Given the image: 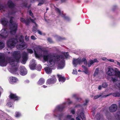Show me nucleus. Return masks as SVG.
Masks as SVG:
<instances>
[{
	"label": "nucleus",
	"mask_w": 120,
	"mask_h": 120,
	"mask_svg": "<svg viewBox=\"0 0 120 120\" xmlns=\"http://www.w3.org/2000/svg\"><path fill=\"white\" fill-rule=\"evenodd\" d=\"M18 35H16L15 38H11L7 42V45L8 48H13L15 46L16 43L18 42Z\"/></svg>",
	"instance_id": "obj_1"
},
{
	"label": "nucleus",
	"mask_w": 120,
	"mask_h": 120,
	"mask_svg": "<svg viewBox=\"0 0 120 120\" xmlns=\"http://www.w3.org/2000/svg\"><path fill=\"white\" fill-rule=\"evenodd\" d=\"M14 18L13 17L11 16L9 20V22L12 24V26L11 27V31L10 32V33L13 35L15 34L16 33L18 27V24L16 22H13V19Z\"/></svg>",
	"instance_id": "obj_2"
},
{
	"label": "nucleus",
	"mask_w": 120,
	"mask_h": 120,
	"mask_svg": "<svg viewBox=\"0 0 120 120\" xmlns=\"http://www.w3.org/2000/svg\"><path fill=\"white\" fill-rule=\"evenodd\" d=\"M54 55H52L51 54H48L47 55H44L43 56L44 60L45 61H47L49 60V62L50 63V67H52L54 65Z\"/></svg>",
	"instance_id": "obj_3"
},
{
	"label": "nucleus",
	"mask_w": 120,
	"mask_h": 120,
	"mask_svg": "<svg viewBox=\"0 0 120 120\" xmlns=\"http://www.w3.org/2000/svg\"><path fill=\"white\" fill-rule=\"evenodd\" d=\"M21 54L19 51H14L12 54L13 58H15L16 60L17 63H19L20 62V59L21 56Z\"/></svg>",
	"instance_id": "obj_4"
},
{
	"label": "nucleus",
	"mask_w": 120,
	"mask_h": 120,
	"mask_svg": "<svg viewBox=\"0 0 120 120\" xmlns=\"http://www.w3.org/2000/svg\"><path fill=\"white\" fill-rule=\"evenodd\" d=\"M7 64V61L5 59L4 55L0 53V65L2 67L5 66Z\"/></svg>",
	"instance_id": "obj_5"
},
{
	"label": "nucleus",
	"mask_w": 120,
	"mask_h": 120,
	"mask_svg": "<svg viewBox=\"0 0 120 120\" xmlns=\"http://www.w3.org/2000/svg\"><path fill=\"white\" fill-rule=\"evenodd\" d=\"M7 5L8 8H10L11 11L9 12V14L12 15L15 13V12L13 10V9L14 8L15 6V4L11 0H9L8 1Z\"/></svg>",
	"instance_id": "obj_6"
},
{
	"label": "nucleus",
	"mask_w": 120,
	"mask_h": 120,
	"mask_svg": "<svg viewBox=\"0 0 120 120\" xmlns=\"http://www.w3.org/2000/svg\"><path fill=\"white\" fill-rule=\"evenodd\" d=\"M56 79L55 76H52L51 77L48 79L46 82L47 84H53L55 83L56 81Z\"/></svg>",
	"instance_id": "obj_7"
},
{
	"label": "nucleus",
	"mask_w": 120,
	"mask_h": 120,
	"mask_svg": "<svg viewBox=\"0 0 120 120\" xmlns=\"http://www.w3.org/2000/svg\"><path fill=\"white\" fill-rule=\"evenodd\" d=\"M9 98L13 99L15 101H18L20 99V97L18 96L16 94H13L11 93L9 96Z\"/></svg>",
	"instance_id": "obj_8"
},
{
	"label": "nucleus",
	"mask_w": 120,
	"mask_h": 120,
	"mask_svg": "<svg viewBox=\"0 0 120 120\" xmlns=\"http://www.w3.org/2000/svg\"><path fill=\"white\" fill-rule=\"evenodd\" d=\"M8 60L12 67H15L17 65L18 63L15 58L12 59L11 57H9L8 58Z\"/></svg>",
	"instance_id": "obj_9"
},
{
	"label": "nucleus",
	"mask_w": 120,
	"mask_h": 120,
	"mask_svg": "<svg viewBox=\"0 0 120 120\" xmlns=\"http://www.w3.org/2000/svg\"><path fill=\"white\" fill-rule=\"evenodd\" d=\"M108 71L107 72V74L109 76L107 77L108 79H109V77L110 76H113V75L115 70L113 68L110 67H109L108 68Z\"/></svg>",
	"instance_id": "obj_10"
},
{
	"label": "nucleus",
	"mask_w": 120,
	"mask_h": 120,
	"mask_svg": "<svg viewBox=\"0 0 120 120\" xmlns=\"http://www.w3.org/2000/svg\"><path fill=\"white\" fill-rule=\"evenodd\" d=\"M1 31L3 32L0 34V38H5L7 37L8 35V33L5 29L2 30Z\"/></svg>",
	"instance_id": "obj_11"
},
{
	"label": "nucleus",
	"mask_w": 120,
	"mask_h": 120,
	"mask_svg": "<svg viewBox=\"0 0 120 120\" xmlns=\"http://www.w3.org/2000/svg\"><path fill=\"white\" fill-rule=\"evenodd\" d=\"M54 57V64L56 62L59 61L61 59H63L64 58V56L62 55H56L53 56Z\"/></svg>",
	"instance_id": "obj_12"
},
{
	"label": "nucleus",
	"mask_w": 120,
	"mask_h": 120,
	"mask_svg": "<svg viewBox=\"0 0 120 120\" xmlns=\"http://www.w3.org/2000/svg\"><path fill=\"white\" fill-rule=\"evenodd\" d=\"M28 54L25 52H24L22 54V63L23 64H25L28 60Z\"/></svg>",
	"instance_id": "obj_13"
},
{
	"label": "nucleus",
	"mask_w": 120,
	"mask_h": 120,
	"mask_svg": "<svg viewBox=\"0 0 120 120\" xmlns=\"http://www.w3.org/2000/svg\"><path fill=\"white\" fill-rule=\"evenodd\" d=\"M20 74L23 76L26 75L27 73V71L24 67H22L20 68Z\"/></svg>",
	"instance_id": "obj_14"
},
{
	"label": "nucleus",
	"mask_w": 120,
	"mask_h": 120,
	"mask_svg": "<svg viewBox=\"0 0 120 120\" xmlns=\"http://www.w3.org/2000/svg\"><path fill=\"white\" fill-rule=\"evenodd\" d=\"M117 106L116 104H112L109 108V110L112 112H114L117 110Z\"/></svg>",
	"instance_id": "obj_15"
},
{
	"label": "nucleus",
	"mask_w": 120,
	"mask_h": 120,
	"mask_svg": "<svg viewBox=\"0 0 120 120\" xmlns=\"http://www.w3.org/2000/svg\"><path fill=\"white\" fill-rule=\"evenodd\" d=\"M72 63L75 67H76L77 65L81 64V59L79 58L74 59L72 61Z\"/></svg>",
	"instance_id": "obj_16"
},
{
	"label": "nucleus",
	"mask_w": 120,
	"mask_h": 120,
	"mask_svg": "<svg viewBox=\"0 0 120 120\" xmlns=\"http://www.w3.org/2000/svg\"><path fill=\"white\" fill-rule=\"evenodd\" d=\"M36 66V62L35 60H33L30 63L29 66L30 69L32 70H34Z\"/></svg>",
	"instance_id": "obj_17"
},
{
	"label": "nucleus",
	"mask_w": 120,
	"mask_h": 120,
	"mask_svg": "<svg viewBox=\"0 0 120 120\" xmlns=\"http://www.w3.org/2000/svg\"><path fill=\"white\" fill-rule=\"evenodd\" d=\"M99 61L96 59H94L93 60H90L88 62V67H90L91 65L95 63H98Z\"/></svg>",
	"instance_id": "obj_18"
},
{
	"label": "nucleus",
	"mask_w": 120,
	"mask_h": 120,
	"mask_svg": "<svg viewBox=\"0 0 120 120\" xmlns=\"http://www.w3.org/2000/svg\"><path fill=\"white\" fill-rule=\"evenodd\" d=\"M65 103H64L63 104L57 106L56 107L57 109L59 111L62 112L65 108Z\"/></svg>",
	"instance_id": "obj_19"
},
{
	"label": "nucleus",
	"mask_w": 120,
	"mask_h": 120,
	"mask_svg": "<svg viewBox=\"0 0 120 120\" xmlns=\"http://www.w3.org/2000/svg\"><path fill=\"white\" fill-rule=\"evenodd\" d=\"M20 21L22 22L25 23L26 26L29 25L30 22V20L29 19H27L26 20L24 18H20Z\"/></svg>",
	"instance_id": "obj_20"
},
{
	"label": "nucleus",
	"mask_w": 120,
	"mask_h": 120,
	"mask_svg": "<svg viewBox=\"0 0 120 120\" xmlns=\"http://www.w3.org/2000/svg\"><path fill=\"white\" fill-rule=\"evenodd\" d=\"M0 21L2 24L4 26L7 25L8 22V21L4 18L2 19Z\"/></svg>",
	"instance_id": "obj_21"
},
{
	"label": "nucleus",
	"mask_w": 120,
	"mask_h": 120,
	"mask_svg": "<svg viewBox=\"0 0 120 120\" xmlns=\"http://www.w3.org/2000/svg\"><path fill=\"white\" fill-rule=\"evenodd\" d=\"M45 81V79L43 78H41L38 81L37 84L39 85H41L43 84Z\"/></svg>",
	"instance_id": "obj_22"
},
{
	"label": "nucleus",
	"mask_w": 120,
	"mask_h": 120,
	"mask_svg": "<svg viewBox=\"0 0 120 120\" xmlns=\"http://www.w3.org/2000/svg\"><path fill=\"white\" fill-rule=\"evenodd\" d=\"M64 60H62L60 61V63L58 64V67L60 68H63L64 66Z\"/></svg>",
	"instance_id": "obj_23"
},
{
	"label": "nucleus",
	"mask_w": 120,
	"mask_h": 120,
	"mask_svg": "<svg viewBox=\"0 0 120 120\" xmlns=\"http://www.w3.org/2000/svg\"><path fill=\"white\" fill-rule=\"evenodd\" d=\"M115 117L116 120H120V111H118L115 115Z\"/></svg>",
	"instance_id": "obj_24"
},
{
	"label": "nucleus",
	"mask_w": 120,
	"mask_h": 120,
	"mask_svg": "<svg viewBox=\"0 0 120 120\" xmlns=\"http://www.w3.org/2000/svg\"><path fill=\"white\" fill-rule=\"evenodd\" d=\"M58 76L59 78V80L60 82H64L65 80V77H62L61 75H58Z\"/></svg>",
	"instance_id": "obj_25"
},
{
	"label": "nucleus",
	"mask_w": 120,
	"mask_h": 120,
	"mask_svg": "<svg viewBox=\"0 0 120 120\" xmlns=\"http://www.w3.org/2000/svg\"><path fill=\"white\" fill-rule=\"evenodd\" d=\"M113 75L116 77H119L120 79V71L118 70H115Z\"/></svg>",
	"instance_id": "obj_26"
},
{
	"label": "nucleus",
	"mask_w": 120,
	"mask_h": 120,
	"mask_svg": "<svg viewBox=\"0 0 120 120\" xmlns=\"http://www.w3.org/2000/svg\"><path fill=\"white\" fill-rule=\"evenodd\" d=\"M10 81L12 82H16L18 79L15 77H10Z\"/></svg>",
	"instance_id": "obj_27"
},
{
	"label": "nucleus",
	"mask_w": 120,
	"mask_h": 120,
	"mask_svg": "<svg viewBox=\"0 0 120 120\" xmlns=\"http://www.w3.org/2000/svg\"><path fill=\"white\" fill-rule=\"evenodd\" d=\"M45 70L47 74H50L51 73V70L49 67H46L45 68Z\"/></svg>",
	"instance_id": "obj_28"
},
{
	"label": "nucleus",
	"mask_w": 120,
	"mask_h": 120,
	"mask_svg": "<svg viewBox=\"0 0 120 120\" xmlns=\"http://www.w3.org/2000/svg\"><path fill=\"white\" fill-rule=\"evenodd\" d=\"M83 62H84V64L87 65L88 64V62L86 59L85 58H83L81 60V64Z\"/></svg>",
	"instance_id": "obj_29"
},
{
	"label": "nucleus",
	"mask_w": 120,
	"mask_h": 120,
	"mask_svg": "<svg viewBox=\"0 0 120 120\" xmlns=\"http://www.w3.org/2000/svg\"><path fill=\"white\" fill-rule=\"evenodd\" d=\"M99 68H96L94 71V72L93 74V76L94 77L96 76L99 73Z\"/></svg>",
	"instance_id": "obj_30"
},
{
	"label": "nucleus",
	"mask_w": 120,
	"mask_h": 120,
	"mask_svg": "<svg viewBox=\"0 0 120 120\" xmlns=\"http://www.w3.org/2000/svg\"><path fill=\"white\" fill-rule=\"evenodd\" d=\"M61 15L62 17L64 18V19L65 20H68L69 19V18L68 17L66 16L64 14L63 12H62L61 15Z\"/></svg>",
	"instance_id": "obj_31"
},
{
	"label": "nucleus",
	"mask_w": 120,
	"mask_h": 120,
	"mask_svg": "<svg viewBox=\"0 0 120 120\" xmlns=\"http://www.w3.org/2000/svg\"><path fill=\"white\" fill-rule=\"evenodd\" d=\"M112 95L114 97L120 96V93L118 92H116L112 94Z\"/></svg>",
	"instance_id": "obj_32"
},
{
	"label": "nucleus",
	"mask_w": 120,
	"mask_h": 120,
	"mask_svg": "<svg viewBox=\"0 0 120 120\" xmlns=\"http://www.w3.org/2000/svg\"><path fill=\"white\" fill-rule=\"evenodd\" d=\"M80 116L82 120H86L85 115L83 112H81L80 113Z\"/></svg>",
	"instance_id": "obj_33"
},
{
	"label": "nucleus",
	"mask_w": 120,
	"mask_h": 120,
	"mask_svg": "<svg viewBox=\"0 0 120 120\" xmlns=\"http://www.w3.org/2000/svg\"><path fill=\"white\" fill-rule=\"evenodd\" d=\"M15 116L16 118H19L21 116V115L20 112H16L15 113Z\"/></svg>",
	"instance_id": "obj_34"
},
{
	"label": "nucleus",
	"mask_w": 120,
	"mask_h": 120,
	"mask_svg": "<svg viewBox=\"0 0 120 120\" xmlns=\"http://www.w3.org/2000/svg\"><path fill=\"white\" fill-rule=\"evenodd\" d=\"M35 26H34L33 27V31L35 32H37V31L38 30L37 29V27H38V25L37 24L35 23Z\"/></svg>",
	"instance_id": "obj_35"
},
{
	"label": "nucleus",
	"mask_w": 120,
	"mask_h": 120,
	"mask_svg": "<svg viewBox=\"0 0 120 120\" xmlns=\"http://www.w3.org/2000/svg\"><path fill=\"white\" fill-rule=\"evenodd\" d=\"M5 46V44L2 41H0V49L4 48Z\"/></svg>",
	"instance_id": "obj_36"
},
{
	"label": "nucleus",
	"mask_w": 120,
	"mask_h": 120,
	"mask_svg": "<svg viewBox=\"0 0 120 120\" xmlns=\"http://www.w3.org/2000/svg\"><path fill=\"white\" fill-rule=\"evenodd\" d=\"M25 46V45L23 44H20L17 45V46L19 49L23 48Z\"/></svg>",
	"instance_id": "obj_37"
},
{
	"label": "nucleus",
	"mask_w": 120,
	"mask_h": 120,
	"mask_svg": "<svg viewBox=\"0 0 120 120\" xmlns=\"http://www.w3.org/2000/svg\"><path fill=\"white\" fill-rule=\"evenodd\" d=\"M111 80L113 82H116L117 80V79L116 77H113L112 76Z\"/></svg>",
	"instance_id": "obj_38"
},
{
	"label": "nucleus",
	"mask_w": 120,
	"mask_h": 120,
	"mask_svg": "<svg viewBox=\"0 0 120 120\" xmlns=\"http://www.w3.org/2000/svg\"><path fill=\"white\" fill-rule=\"evenodd\" d=\"M95 118L97 120H99L100 118V115L99 113H97L95 116Z\"/></svg>",
	"instance_id": "obj_39"
},
{
	"label": "nucleus",
	"mask_w": 120,
	"mask_h": 120,
	"mask_svg": "<svg viewBox=\"0 0 120 120\" xmlns=\"http://www.w3.org/2000/svg\"><path fill=\"white\" fill-rule=\"evenodd\" d=\"M55 7V10L56 11V12L58 13L59 14V15H61V12L60 10L58 8H57L55 7Z\"/></svg>",
	"instance_id": "obj_40"
},
{
	"label": "nucleus",
	"mask_w": 120,
	"mask_h": 120,
	"mask_svg": "<svg viewBox=\"0 0 120 120\" xmlns=\"http://www.w3.org/2000/svg\"><path fill=\"white\" fill-rule=\"evenodd\" d=\"M106 115L107 119L109 120L110 119L112 118L111 115L109 112H108L106 113Z\"/></svg>",
	"instance_id": "obj_41"
},
{
	"label": "nucleus",
	"mask_w": 120,
	"mask_h": 120,
	"mask_svg": "<svg viewBox=\"0 0 120 120\" xmlns=\"http://www.w3.org/2000/svg\"><path fill=\"white\" fill-rule=\"evenodd\" d=\"M45 2V0H41L38 4V6H41Z\"/></svg>",
	"instance_id": "obj_42"
},
{
	"label": "nucleus",
	"mask_w": 120,
	"mask_h": 120,
	"mask_svg": "<svg viewBox=\"0 0 120 120\" xmlns=\"http://www.w3.org/2000/svg\"><path fill=\"white\" fill-rule=\"evenodd\" d=\"M42 68V66L40 64L38 65L37 67V70L39 71H41Z\"/></svg>",
	"instance_id": "obj_43"
},
{
	"label": "nucleus",
	"mask_w": 120,
	"mask_h": 120,
	"mask_svg": "<svg viewBox=\"0 0 120 120\" xmlns=\"http://www.w3.org/2000/svg\"><path fill=\"white\" fill-rule=\"evenodd\" d=\"M19 41L20 42L22 43L23 42V41L22 38V35L19 37Z\"/></svg>",
	"instance_id": "obj_44"
},
{
	"label": "nucleus",
	"mask_w": 120,
	"mask_h": 120,
	"mask_svg": "<svg viewBox=\"0 0 120 120\" xmlns=\"http://www.w3.org/2000/svg\"><path fill=\"white\" fill-rule=\"evenodd\" d=\"M13 105V104L11 102L9 101L7 103V105L10 107H11Z\"/></svg>",
	"instance_id": "obj_45"
},
{
	"label": "nucleus",
	"mask_w": 120,
	"mask_h": 120,
	"mask_svg": "<svg viewBox=\"0 0 120 120\" xmlns=\"http://www.w3.org/2000/svg\"><path fill=\"white\" fill-rule=\"evenodd\" d=\"M108 86V84L106 83H102V87L104 88Z\"/></svg>",
	"instance_id": "obj_46"
},
{
	"label": "nucleus",
	"mask_w": 120,
	"mask_h": 120,
	"mask_svg": "<svg viewBox=\"0 0 120 120\" xmlns=\"http://www.w3.org/2000/svg\"><path fill=\"white\" fill-rule=\"evenodd\" d=\"M27 51L29 53H30L31 54L33 52V50L31 49H27Z\"/></svg>",
	"instance_id": "obj_47"
},
{
	"label": "nucleus",
	"mask_w": 120,
	"mask_h": 120,
	"mask_svg": "<svg viewBox=\"0 0 120 120\" xmlns=\"http://www.w3.org/2000/svg\"><path fill=\"white\" fill-rule=\"evenodd\" d=\"M29 15H30L33 18L34 17V16L33 15V13L32 12L31 10H30L29 11Z\"/></svg>",
	"instance_id": "obj_48"
},
{
	"label": "nucleus",
	"mask_w": 120,
	"mask_h": 120,
	"mask_svg": "<svg viewBox=\"0 0 120 120\" xmlns=\"http://www.w3.org/2000/svg\"><path fill=\"white\" fill-rule=\"evenodd\" d=\"M85 70L84 72L86 74H87L88 73V69L87 67H85L84 68Z\"/></svg>",
	"instance_id": "obj_49"
},
{
	"label": "nucleus",
	"mask_w": 120,
	"mask_h": 120,
	"mask_svg": "<svg viewBox=\"0 0 120 120\" xmlns=\"http://www.w3.org/2000/svg\"><path fill=\"white\" fill-rule=\"evenodd\" d=\"M47 40L50 43H53V42L52 39L50 38H48L47 39Z\"/></svg>",
	"instance_id": "obj_50"
},
{
	"label": "nucleus",
	"mask_w": 120,
	"mask_h": 120,
	"mask_svg": "<svg viewBox=\"0 0 120 120\" xmlns=\"http://www.w3.org/2000/svg\"><path fill=\"white\" fill-rule=\"evenodd\" d=\"M34 54L35 56L37 58H39L40 57V56L36 52V51H34Z\"/></svg>",
	"instance_id": "obj_51"
},
{
	"label": "nucleus",
	"mask_w": 120,
	"mask_h": 120,
	"mask_svg": "<svg viewBox=\"0 0 120 120\" xmlns=\"http://www.w3.org/2000/svg\"><path fill=\"white\" fill-rule=\"evenodd\" d=\"M0 119L1 120H4V119H6V117L2 115H0Z\"/></svg>",
	"instance_id": "obj_52"
},
{
	"label": "nucleus",
	"mask_w": 120,
	"mask_h": 120,
	"mask_svg": "<svg viewBox=\"0 0 120 120\" xmlns=\"http://www.w3.org/2000/svg\"><path fill=\"white\" fill-rule=\"evenodd\" d=\"M5 6L2 4H0V10H3L5 8Z\"/></svg>",
	"instance_id": "obj_53"
},
{
	"label": "nucleus",
	"mask_w": 120,
	"mask_h": 120,
	"mask_svg": "<svg viewBox=\"0 0 120 120\" xmlns=\"http://www.w3.org/2000/svg\"><path fill=\"white\" fill-rule=\"evenodd\" d=\"M23 6L25 7H27L28 3L27 2H23L22 3Z\"/></svg>",
	"instance_id": "obj_54"
},
{
	"label": "nucleus",
	"mask_w": 120,
	"mask_h": 120,
	"mask_svg": "<svg viewBox=\"0 0 120 120\" xmlns=\"http://www.w3.org/2000/svg\"><path fill=\"white\" fill-rule=\"evenodd\" d=\"M101 96V95H96L94 96V99H96L98 98Z\"/></svg>",
	"instance_id": "obj_55"
},
{
	"label": "nucleus",
	"mask_w": 120,
	"mask_h": 120,
	"mask_svg": "<svg viewBox=\"0 0 120 120\" xmlns=\"http://www.w3.org/2000/svg\"><path fill=\"white\" fill-rule=\"evenodd\" d=\"M64 56L66 58H67L68 56V52L65 53L64 54Z\"/></svg>",
	"instance_id": "obj_56"
},
{
	"label": "nucleus",
	"mask_w": 120,
	"mask_h": 120,
	"mask_svg": "<svg viewBox=\"0 0 120 120\" xmlns=\"http://www.w3.org/2000/svg\"><path fill=\"white\" fill-rule=\"evenodd\" d=\"M76 99L77 100V101H78L79 102H80L82 100V99L80 98H76Z\"/></svg>",
	"instance_id": "obj_57"
},
{
	"label": "nucleus",
	"mask_w": 120,
	"mask_h": 120,
	"mask_svg": "<svg viewBox=\"0 0 120 120\" xmlns=\"http://www.w3.org/2000/svg\"><path fill=\"white\" fill-rule=\"evenodd\" d=\"M63 116V114L61 113L58 116V117L60 120H61V118Z\"/></svg>",
	"instance_id": "obj_58"
},
{
	"label": "nucleus",
	"mask_w": 120,
	"mask_h": 120,
	"mask_svg": "<svg viewBox=\"0 0 120 120\" xmlns=\"http://www.w3.org/2000/svg\"><path fill=\"white\" fill-rule=\"evenodd\" d=\"M31 38L33 40H35L36 39V38L33 35H32L31 36Z\"/></svg>",
	"instance_id": "obj_59"
},
{
	"label": "nucleus",
	"mask_w": 120,
	"mask_h": 120,
	"mask_svg": "<svg viewBox=\"0 0 120 120\" xmlns=\"http://www.w3.org/2000/svg\"><path fill=\"white\" fill-rule=\"evenodd\" d=\"M89 101V100H86L85 101V103L83 104V105L85 106L87 105V104Z\"/></svg>",
	"instance_id": "obj_60"
},
{
	"label": "nucleus",
	"mask_w": 120,
	"mask_h": 120,
	"mask_svg": "<svg viewBox=\"0 0 120 120\" xmlns=\"http://www.w3.org/2000/svg\"><path fill=\"white\" fill-rule=\"evenodd\" d=\"M72 116L71 115H68L66 116V118L68 119H70Z\"/></svg>",
	"instance_id": "obj_61"
},
{
	"label": "nucleus",
	"mask_w": 120,
	"mask_h": 120,
	"mask_svg": "<svg viewBox=\"0 0 120 120\" xmlns=\"http://www.w3.org/2000/svg\"><path fill=\"white\" fill-rule=\"evenodd\" d=\"M37 32H38V34L40 35H42V34L41 32L39 30H38L37 31Z\"/></svg>",
	"instance_id": "obj_62"
},
{
	"label": "nucleus",
	"mask_w": 120,
	"mask_h": 120,
	"mask_svg": "<svg viewBox=\"0 0 120 120\" xmlns=\"http://www.w3.org/2000/svg\"><path fill=\"white\" fill-rule=\"evenodd\" d=\"M77 70H75V71L74 70H73V72L72 73L73 74H76L77 73Z\"/></svg>",
	"instance_id": "obj_63"
},
{
	"label": "nucleus",
	"mask_w": 120,
	"mask_h": 120,
	"mask_svg": "<svg viewBox=\"0 0 120 120\" xmlns=\"http://www.w3.org/2000/svg\"><path fill=\"white\" fill-rule=\"evenodd\" d=\"M116 85L118 88H120V82L117 84Z\"/></svg>",
	"instance_id": "obj_64"
}]
</instances>
